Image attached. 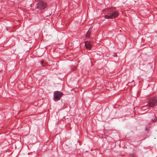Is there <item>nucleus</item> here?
<instances>
[{
	"label": "nucleus",
	"mask_w": 157,
	"mask_h": 157,
	"mask_svg": "<svg viewBox=\"0 0 157 157\" xmlns=\"http://www.w3.org/2000/svg\"><path fill=\"white\" fill-rule=\"evenodd\" d=\"M68 118H67V119H66V120H65V121H66V122H68V123H69L70 122V121H71V120H70V119H69V120H68Z\"/></svg>",
	"instance_id": "obj_8"
},
{
	"label": "nucleus",
	"mask_w": 157,
	"mask_h": 157,
	"mask_svg": "<svg viewBox=\"0 0 157 157\" xmlns=\"http://www.w3.org/2000/svg\"><path fill=\"white\" fill-rule=\"evenodd\" d=\"M85 46L87 48L90 49H91L92 46L90 43L88 41H86L85 43Z\"/></svg>",
	"instance_id": "obj_5"
},
{
	"label": "nucleus",
	"mask_w": 157,
	"mask_h": 157,
	"mask_svg": "<svg viewBox=\"0 0 157 157\" xmlns=\"http://www.w3.org/2000/svg\"><path fill=\"white\" fill-rule=\"evenodd\" d=\"M46 63H44L42 61L41 62V64L43 66H44L46 65Z\"/></svg>",
	"instance_id": "obj_7"
},
{
	"label": "nucleus",
	"mask_w": 157,
	"mask_h": 157,
	"mask_svg": "<svg viewBox=\"0 0 157 157\" xmlns=\"http://www.w3.org/2000/svg\"><path fill=\"white\" fill-rule=\"evenodd\" d=\"M157 120V117H155V118L154 119H152V121L153 122H155Z\"/></svg>",
	"instance_id": "obj_9"
},
{
	"label": "nucleus",
	"mask_w": 157,
	"mask_h": 157,
	"mask_svg": "<svg viewBox=\"0 0 157 157\" xmlns=\"http://www.w3.org/2000/svg\"><path fill=\"white\" fill-rule=\"evenodd\" d=\"M63 94V93L60 91H55L54 93V100L56 101L59 100Z\"/></svg>",
	"instance_id": "obj_2"
},
{
	"label": "nucleus",
	"mask_w": 157,
	"mask_h": 157,
	"mask_svg": "<svg viewBox=\"0 0 157 157\" xmlns=\"http://www.w3.org/2000/svg\"><path fill=\"white\" fill-rule=\"evenodd\" d=\"M148 106L147 105H144V106H142L141 107L142 108H144V107H148Z\"/></svg>",
	"instance_id": "obj_10"
},
{
	"label": "nucleus",
	"mask_w": 157,
	"mask_h": 157,
	"mask_svg": "<svg viewBox=\"0 0 157 157\" xmlns=\"http://www.w3.org/2000/svg\"><path fill=\"white\" fill-rule=\"evenodd\" d=\"M91 30H89L86 33V36L87 38H90V36L91 33Z\"/></svg>",
	"instance_id": "obj_6"
},
{
	"label": "nucleus",
	"mask_w": 157,
	"mask_h": 157,
	"mask_svg": "<svg viewBox=\"0 0 157 157\" xmlns=\"http://www.w3.org/2000/svg\"><path fill=\"white\" fill-rule=\"evenodd\" d=\"M37 8L40 10H43L47 7V4L44 2L40 1L36 5Z\"/></svg>",
	"instance_id": "obj_4"
},
{
	"label": "nucleus",
	"mask_w": 157,
	"mask_h": 157,
	"mask_svg": "<svg viewBox=\"0 0 157 157\" xmlns=\"http://www.w3.org/2000/svg\"><path fill=\"white\" fill-rule=\"evenodd\" d=\"M149 106L153 107L157 105V97H155L149 100L148 103Z\"/></svg>",
	"instance_id": "obj_3"
},
{
	"label": "nucleus",
	"mask_w": 157,
	"mask_h": 157,
	"mask_svg": "<svg viewBox=\"0 0 157 157\" xmlns=\"http://www.w3.org/2000/svg\"><path fill=\"white\" fill-rule=\"evenodd\" d=\"M71 69H72V70H75V67H74V66H72V67H71Z\"/></svg>",
	"instance_id": "obj_11"
},
{
	"label": "nucleus",
	"mask_w": 157,
	"mask_h": 157,
	"mask_svg": "<svg viewBox=\"0 0 157 157\" xmlns=\"http://www.w3.org/2000/svg\"><path fill=\"white\" fill-rule=\"evenodd\" d=\"M118 15V13L113 8H111L108 9V13L104 16V17L107 19H113L117 17Z\"/></svg>",
	"instance_id": "obj_1"
},
{
	"label": "nucleus",
	"mask_w": 157,
	"mask_h": 157,
	"mask_svg": "<svg viewBox=\"0 0 157 157\" xmlns=\"http://www.w3.org/2000/svg\"><path fill=\"white\" fill-rule=\"evenodd\" d=\"M146 110V109H143V110Z\"/></svg>",
	"instance_id": "obj_12"
}]
</instances>
